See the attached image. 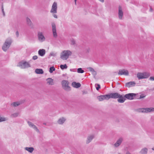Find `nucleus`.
Wrapping results in <instances>:
<instances>
[{"label":"nucleus","instance_id":"1a4fd4ad","mask_svg":"<svg viewBox=\"0 0 154 154\" xmlns=\"http://www.w3.org/2000/svg\"><path fill=\"white\" fill-rule=\"evenodd\" d=\"M52 27V31L53 36L54 38H56L57 36L56 31V26L55 23L53 22L51 23Z\"/></svg>","mask_w":154,"mask_h":154},{"label":"nucleus","instance_id":"49530a36","mask_svg":"<svg viewBox=\"0 0 154 154\" xmlns=\"http://www.w3.org/2000/svg\"><path fill=\"white\" fill-rule=\"evenodd\" d=\"M82 92L83 94H86L87 92L85 91H83Z\"/></svg>","mask_w":154,"mask_h":154},{"label":"nucleus","instance_id":"dca6fc26","mask_svg":"<svg viewBox=\"0 0 154 154\" xmlns=\"http://www.w3.org/2000/svg\"><path fill=\"white\" fill-rule=\"evenodd\" d=\"M94 137V134H90L89 135L87 138L86 143L87 144L90 143Z\"/></svg>","mask_w":154,"mask_h":154},{"label":"nucleus","instance_id":"ea45409f","mask_svg":"<svg viewBox=\"0 0 154 154\" xmlns=\"http://www.w3.org/2000/svg\"><path fill=\"white\" fill-rule=\"evenodd\" d=\"M145 97V96L143 94H141L140 95L139 99H141L144 98Z\"/></svg>","mask_w":154,"mask_h":154},{"label":"nucleus","instance_id":"393cba45","mask_svg":"<svg viewBox=\"0 0 154 154\" xmlns=\"http://www.w3.org/2000/svg\"><path fill=\"white\" fill-rule=\"evenodd\" d=\"M47 83L49 85H54L53 80L51 78H48L47 79Z\"/></svg>","mask_w":154,"mask_h":154},{"label":"nucleus","instance_id":"c03bdc74","mask_svg":"<svg viewBox=\"0 0 154 154\" xmlns=\"http://www.w3.org/2000/svg\"><path fill=\"white\" fill-rule=\"evenodd\" d=\"M16 36L17 37H18L19 36V32L18 31H17L16 32Z\"/></svg>","mask_w":154,"mask_h":154},{"label":"nucleus","instance_id":"f257e3e1","mask_svg":"<svg viewBox=\"0 0 154 154\" xmlns=\"http://www.w3.org/2000/svg\"><path fill=\"white\" fill-rule=\"evenodd\" d=\"M72 52L69 50H64L60 54V58L63 60H67L69 56L72 54Z\"/></svg>","mask_w":154,"mask_h":154},{"label":"nucleus","instance_id":"4be33fe9","mask_svg":"<svg viewBox=\"0 0 154 154\" xmlns=\"http://www.w3.org/2000/svg\"><path fill=\"white\" fill-rule=\"evenodd\" d=\"M45 54V51L44 49H40L38 51V54L41 56H43Z\"/></svg>","mask_w":154,"mask_h":154},{"label":"nucleus","instance_id":"9b49d317","mask_svg":"<svg viewBox=\"0 0 154 154\" xmlns=\"http://www.w3.org/2000/svg\"><path fill=\"white\" fill-rule=\"evenodd\" d=\"M97 98L98 100L100 101L104 100H108V94L105 95H100L97 97Z\"/></svg>","mask_w":154,"mask_h":154},{"label":"nucleus","instance_id":"58836bf2","mask_svg":"<svg viewBox=\"0 0 154 154\" xmlns=\"http://www.w3.org/2000/svg\"><path fill=\"white\" fill-rule=\"evenodd\" d=\"M38 58V57L37 56L34 55L32 59L33 60H36Z\"/></svg>","mask_w":154,"mask_h":154},{"label":"nucleus","instance_id":"37998d69","mask_svg":"<svg viewBox=\"0 0 154 154\" xmlns=\"http://www.w3.org/2000/svg\"><path fill=\"white\" fill-rule=\"evenodd\" d=\"M70 71L71 72H75L76 71V69H71Z\"/></svg>","mask_w":154,"mask_h":154},{"label":"nucleus","instance_id":"6e6552de","mask_svg":"<svg viewBox=\"0 0 154 154\" xmlns=\"http://www.w3.org/2000/svg\"><path fill=\"white\" fill-rule=\"evenodd\" d=\"M38 40L41 42H44L45 40L43 33L42 32H39L38 33Z\"/></svg>","mask_w":154,"mask_h":154},{"label":"nucleus","instance_id":"2f4dec72","mask_svg":"<svg viewBox=\"0 0 154 154\" xmlns=\"http://www.w3.org/2000/svg\"><path fill=\"white\" fill-rule=\"evenodd\" d=\"M77 72L79 73H82L84 72V71L82 68H79L78 69Z\"/></svg>","mask_w":154,"mask_h":154},{"label":"nucleus","instance_id":"864d4df0","mask_svg":"<svg viewBox=\"0 0 154 154\" xmlns=\"http://www.w3.org/2000/svg\"><path fill=\"white\" fill-rule=\"evenodd\" d=\"M120 154V153H119V154Z\"/></svg>","mask_w":154,"mask_h":154},{"label":"nucleus","instance_id":"20e7f679","mask_svg":"<svg viewBox=\"0 0 154 154\" xmlns=\"http://www.w3.org/2000/svg\"><path fill=\"white\" fill-rule=\"evenodd\" d=\"M63 88L67 91L70 90V87L69 86V82L68 81L63 80L61 82Z\"/></svg>","mask_w":154,"mask_h":154},{"label":"nucleus","instance_id":"a19ab883","mask_svg":"<svg viewBox=\"0 0 154 154\" xmlns=\"http://www.w3.org/2000/svg\"><path fill=\"white\" fill-rule=\"evenodd\" d=\"M149 80H150L151 81H154V77H153V76L149 78Z\"/></svg>","mask_w":154,"mask_h":154},{"label":"nucleus","instance_id":"603ef678","mask_svg":"<svg viewBox=\"0 0 154 154\" xmlns=\"http://www.w3.org/2000/svg\"><path fill=\"white\" fill-rule=\"evenodd\" d=\"M150 10H151V11H152V9L151 8L150 9Z\"/></svg>","mask_w":154,"mask_h":154},{"label":"nucleus","instance_id":"473e14b6","mask_svg":"<svg viewBox=\"0 0 154 154\" xmlns=\"http://www.w3.org/2000/svg\"><path fill=\"white\" fill-rule=\"evenodd\" d=\"M55 70V69L54 66L51 67L49 69V72L51 73H52L53 71Z\"/></svg>","mask_w":154,"mask_h":154},{"label":"nucleus","instance_id":"8fccbe9b","mask_svg":"<svg viewBox=\"0 0 154 154\" xmlns=\"http://www.w3.org/2000/svg\"><path fill=\"white\" fill-rule=\"evenodd\" d=\"M76 0H75V5H76Z\"/></svg>","mask_w":154,"mask_h":154},{"label":"nucleus","instance_id":"c9c22d12","mask_svg":"<svg viewBox=\"0 0 154 154\" xmlns=\"http://www.w3.org/2000/svg\"><path fill=\"white\" fill-rule=\"evenodd\" d=\"M70 41H71V44L72 45H73L75 44V41L74 39H71Z\"/></svg>","mask_w":154,"mask_h":154},{"label":"nucleus","instance_id":"cd10ccee","mask_svg":"<svg viewBox=\"0 0 154 154\" xmlns=\"http://www.w3.org/2000/svg\"><path fill=\"white\" fill-rule=\"evenodd\" d=\"M26 22L28 25L31 26L32 25V23L30 19L28 17H27L26 19Z\"/></svg>","mask_w":154,"mask_h":154},{"label":"nucleus","instance_id":"f8f14e48","mask_svg":"<svg viewBox=\"0 0 154 154\" xmlns=\"http://www.w3.org/2000/svg\"><path fill=\"white\" fill-rule=\"evenodd\" d=\"M27 123L29 126L31 128L33 129L36 132H39V131L37 128V127L34 125L33 123L29 121H28Z\"/></svg>","mask_w":154,"mask_h":154},{"label":"nucleus","instance_id":"9d476101","mask_svg":"<svg viewBox=\"0 0 154 154\" xmlns=\"http://www.w3.org/2000/svg\"><path fill=\"white\" fill-rule=\"evenodd\" d=\"M120 94L117 93H112L108 94L109 99L110 98L116 99L118 98Z\"/></svg>","mask_w":154,"mask_h":154},{"label":"nucleus","instance_id":"4c0bfd02","mask_svg":"<svg viewBox=\"0 0 154 154\" xmlns=\"http://www.w3.org/2000/svg\"><path fill=\"white\" fill-rule=\"evenodd\" d=\"M2 12L3 16H5V12L4 11L3 7V5L2 6Z\"/></svg>","mask_w":154,"mask_h":154},{"label":"nucleus","instance_id":"aec40b11","mask_svg":"<svg viewBox=\"0 0 154 154\" xmlns=\"http://www.w3.org/2000/svg\"><path fill=\"white\" fill-rule=\"evenodd\" d=\"M66 119L64 117L60 118L57 121V123L60 125L63 124L66 121Z\"/></svg>","mask_w":154,"mask_h":154},{"label":"nucleus","instance_id":"c85d7f7f","mask_svg":"<svg viewBox=\"0 0 154 154\" xmlns=\"http://www.w3.org/2000/svg\"><path fill=\"white\" fill-rule=\"evenodd\" d=\"M57 52H55L52 51L51 52L49 55V57H56L57 55Z\"/></svg>","mask_w":154,"mask_h":154},{"label":"nucleus","instance_id":"6ab92c4d","mask_svg":"<svg viewBox=\"0 0 154 154\" xmlns=\"http://www.w3.org/2000/svg\"><path fill=\"white\" fill-rule=\"evenodd\" d=\"M135 85V83L134 82H130L127 83L125 84V86L127 87L130 88V87L134 86Z\"/></svg>","mask_w":154,"mask_h":154},{"label":"nucleus","instance_id":"ddd939ff","mask_svg":"<svg viewBox=\"0 0 154 154\" xmlns=\"http://www.w3.org/2000/svg\"><path fill=\"white\" fill-rule=\"evenodd\" d=\"M123 15V12L121 7L119 6V7L118 17L119 19L122 20Z\"/></svg>","mask_w":154,"mask_h":154},{"label":"nucleus","instance_id":"a211bd4d","mask_svg":"<svg viewBox=\"0 0 154 154\" xmlns=\"http://www.w3.org/2000/svg\"><path fill=\"white\" fill-rule=\"evenodd\" d=\"M123 141V138H120L114 144V145L116 147H119Z\"/></svg>","mask_w":154,"mask_h":154},{"label":"nucleus","instance_id":"5701e85b","mask_svg":"<svg viewBox=\"0 0 154 154\" xmlns=\"http://www.w3.org/2000/svg\"><path fill=\"white\" fill-rule=\"evenodd\" d=\"M148 151V149L146 148L145 147L142 148L140 152V153L141 154H147Z\"/></svg>","mask_w":154,"mask_h":154},{"label":"nucleus","instance_id":"f704fd0d","mask_svg":"<svg viewBox=\"0 0 154 154\" xmlns=\"http://www.w3.org/2000/svg\"><path fill=\"white\" fill-rule=\"evenodd\" d=\"M95 86L96 87V89L97 90H98L100 88V85L98 84H95Z\"/></svg>","mask_w":154,"mask_h":154},{"label":"nucleus","instance_id":"39448f33","mask_svg":"<svg viewBox=\"0 0 154 154\" xmlns=\"http://www.w3.org/2000/svg\"><path fill=\"white\" fill-rule=\"evenodd\" d=\"M17 66L22 69H25L30 67V65L28 62L23 60L19 63L17 65Z\"/></svg>","mask_w":154,"mask_h":154},{"label":"nucleus","instance_id":"7ed1b4c3","mask_svg":"<svg viewBox=\"0 0 154 154\" xmlns=\"http://www.w3.org/2000/svg\"><path fill=\"white\" fill-rule=\"evenodd\" d=\"M150 75V73L148 72H138L137 74V76L139 79H141L147 78Z\"/></svg>","mask_w":154,"mask_h":154},{"label":"nucleus","instance_id":"2eb2a0df","mask_svg":"<svg viewBox=\"0 0 154 154\" xmlns=\"http://www.w3.org/2000/svg\"><path fill=\"white\" fill-rule=\"evenodd\" d=\"M118 74L120 75H128V72L127 70L125 69L120 70L119 71Z\"/></svg>","mask_w":154,"mask_h":154},{"label":"nucleus","instance_id":"b1692460","mask_svg":"<svg viewBox=\"0 0 154 154\" xmlns=\"http://www.w3.org/2000/svg\"><path fill=\"white\" fill-rule=\"evenodd\" d=\"M24 149L28 151L29 152L31 153H32L34 150V149L32 147H26L24 148Z\"/></svg>","mask_w":154,"mask_h":154},{"label":"nucleus","instance_id":"de8ad7c7","mask_svg":"<svg viewBox=\"0 0 154 154\" xmlns=\"http://www.w3.org/2000/svg\"><path fill=\"white\" fill-rule=\"evenodd\" d=\"M126 154H131V153L128 151L126 152Z\"/></svg>","mask_w":154,"mask_h":154},{"label":"nucleus","instance_id":"412c9836","mask_svg":"<svg viewBox=\"0 0 154 154\" xmlns=\"http://www.w3.org/2000/svg\"><path fill=\"white\" fill-rule=\"evenodd\" d=\"M72 86L75 88H78L80 87L81 85L79 83L73 82L72 84Z\"/></svg>","mask_w":154,"mask_h":154},{"label":"nucleus","instance_id":"bb28decb","mask_svg":"<svg viewBox=\"0 0 154 154\" xmlns=\"http://www.w3.org/2000/svg\"><path fill=\"white\" fill-rule=\"evenodd\" d=\"M35 71L36 73L38 74H42L43 73V71L42 69H36Z\"/></svg>","mask_w":154,"mask_h":154},{"label":"nucleus","instance_id":"0eeeda50","mask_svg":"<svg viewBox=\"0 0 154 154\" xmlns=\"http://www.w3.org/2000/svg\"><path fill=\"white\" fill-rule=\"evenodd\" d=\"M139 111L142 112H148L154 111V107L143 108L140 109Z\"/></svg>","mask_w":154,"mask_h":154},{"label":"nucleus","instance_id":"3c124183","mask_svg":"<svg viewBox=\"0 0 154 154\" xmlns=\"http://www.w3.org/2000/svg\"><path fill=\"white\" fill-rule=\"evenodd\" d=\"M152 149L153 150H154V147H152Z\"/></svg>","mask_w":154,"mask_h":154},{"label":"nucleus","instance_id":"7c9ffc66","mask_svg":"<svg viewBox=\"0 0 154 154\" xmlns=\"http://www.w3.org/2000/svg\"><path fill=\"white\" fill-rule=\"evenodd\" d=\"M60 67L61 69H66L67 68V66L66 64L64 65H61L60 66Z\"/></svg>","mask_w":154,"mask_h":154},{"label":"nucleus","instance_id":"4468645a","mask_svg":"<svg viewBox=\"0 0 154 154\" xmlns=\"http://www.w3.org/2000/svg\"><path fill=\"white\" fill-rule=\"evenodd\" d=\"M136 96V94L134 93H129L126 94L125 95V97L129 100H132L134 97Z\"/></svg>","mask_w":154,"mask_h":154},{"label":"nucleus","instance_id":"f3484780","mask_svg":"<svg viewBox=\"0 0 154 154\" xmlns=\"http://www.w3.org/2000/svg\"><path fill=\"white\" fill-rule=\"evenodd\" d=\"M118 99L117 100L118 101L119 103H122L124 102L125 100V96L124 97L123 95L120 94L119 97H118Z\"/></svg>","mask_w":154,"mask_h":154},{"label":"nucleus","instance_id":"423d86ee","mask_svg":"<svg viewBox=\"0 0 154 154\" xmlns=\"http://www.w3.org/2000/svg\"><path fill=\"white\" fill-rule=\"evenodd\" d=\"M57 3L56 2H54L52 5L50 12L53 14H56L57 13Z\"/></svg>","mask_w":154,"mask_h":154},{"label":"nucleus","instance_id":"f03ea898","mask_svg":"<svg viewBox=\"0 0 154 154\" xmlns=\"http://www.w3.org/2000/svg\"><path fill=\"white\" fill-rule=\"evenodd\" d=\"M12 42L11 38L7 39L2 46V49L4 51H6L9 48Z\"/></svg>","mask_w":154,"mask_h":154},{"label":"nucleus","instance_id":"c756f323","mask_svg":"<svg viewBox=\"0 0 154 154\" xmlns=\"http://www.w3.org/2000/svg\"><path fill=\"white\" fill-rule=\"evenodd\" d=\"M19 115V113L17 112L11 114V116L12 117L14 118L18 116Z\"/></svg>","mask_w":154,"mask_h":154},{"label":"nucleus","instance_id":"e433bc0d","mask_svg":"<svg viewBox=\"0 0 154 154\" xmlns=\"http://www.w3.org/2000/svg\"><path fill=\"white\" fill-rule=\"evenodd\" d=\"M88 69L92 72H94V69L92 68L91 67H89L88 68Z\"/></svg>","mask_w":154,"mask_h":154},{"label":"nucleus","instance_id":"09e8293b","mask_svg":"<svg viewBox=\"0 0 154 154\" xmlns=\"http://www.w3.org/2000/svg\"><path fill=\"white\" fill-rule=\"evenodd\" d=\"M99 1L102 2H104V0H99Z\"/></svg>","mask_w":154,"mask_h":154},{"label":"nucleus","instance_id":"72a5a7b5","mask_svg":"<svg viewBox=\"0 0 154 154\" xmlns=\"http://www.w3.org/2000/svg\"><path fill=\"white\" fill-rule=\"evenodd\" d=\"M6 120H7V119L6 118L0 117V122L5 121Z\"/></svg>","mask_w":154,"mask_h":154},{"label":"nucleus","instance_id":"79ce46f5","mask_svg":"<svg viewBox=\"0 0 154 154\" xmlns=\"http://www.w3.org/2000/svg\"><path fill=\"white\" fill-rule=\"evenodd\" d=\"M53 16L55 18H57V15L56 14H53Z\"/></svg>","mask_w":154,"mask_h":154},{"label":"nucleus","instance_id":"a878e982","mask_svg":"<svg viewBox=\"0 0 154 154\" xmlns=\"http://www.w3.org/2000/svg\"><path fill=\"white\" fill-rule=\"evenodd\" d=\"M21 104V103L20 102H15L12 103L11 104V105L13 106L14 107H16L19 106Z\"/></svg>","mask_w":154,"mask_h":154},{"label":"nucleus","instance_id":"a18cd8bd","mask_svg":"<svg viewBox=\"0 0 154 154\" xmlns=\"http://www.w3.org/2000/svg\"><path fill=\"white\" fill-rule=\"evenodd\" d=\"M92 73L94 75H96V72L95 70H94V72H92Z\"/></svg>","mask_w":154,"mask_h":154}]
</instances>
